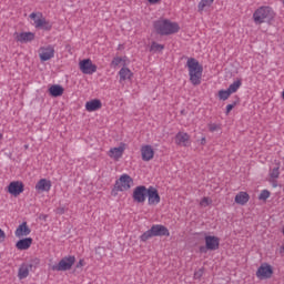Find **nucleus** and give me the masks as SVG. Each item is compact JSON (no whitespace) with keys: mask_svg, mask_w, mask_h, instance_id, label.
Wrapping results in <instances>:
<instances>
[{"mask_svg":"<svg viewBox=\"0 0 284 284\" xmlns=\"http://www.w3.org/2000/svg\"><path fill=\"white\" fill-rule=\"evenodd\" d=\"M232 93L226 89V90H220L219 91V99L220 101H227L230 99V95Z\"/></svg>","mask_w":284,"mask_h":284,"instance_id":"c756f323","label":"nucleus"},{"mask_svg":"<svg viewBox=\"0 0 284 284\" xmlns=\"http://www.w3.org/2000/svg\"><path fill=\"white\" fill-rule=\"evenodd\" d=\"M209 130H210V132H216V130H219V125L217 124H211Z\"/></svg>","mask_w":284,"mask_h":284,"instance_id":"e433bc0d","label":"nucleus"},{"mask_svg":"<svg viewBox=\"0 0 284 284\" xmlns=\"http://www.w3.org/2000/svg\"><path fill=\"white\" fill-rule=\"evenodd\" d=\"M79 65L82 74H94L97 72V64L92 63L90 59L81 60Z\"/></svg>","mask_w":284,"mask_h":284,"instance_id":"9d476101","label":"nucleus"},{"mask_svg":"<svg viewBox=\"0 0 284 284\" xmlns=\"http://www.w3.org/2000/svg\"><path fill=\"white\" fill-rule=\"evenodd\" d=\"M63 87L59 84H53L50 87L49 92L51 97H62L63 95Z\"/></svg>","mask_w":284,"mask_h":284,"instance_id":"5701e85b","label":"nucleus"},{"mask_svg":"<svg viewBox=\"0 0 284 284\" xmlns=\"http://www.w3.org/2000/svg\"><path fill=\"white\" fill-rule=\"evenodd\" d=\"M30 226H28V222H22L16 230L14 235L17 239H22V236H30Z\"/></svg>","mask_w":284,"mask_h":284,"instance_id":"4468645a","label":"nucleus"},{"mask_svg":"<svg viewBox=\"0 0 284 284\" xmlns=\"http://www.w3.org/2000/svg\"><path fill=\"white\" fill-rule=\"evenodd\" d=\"M149 205H159L161 203V195H159V190L154 186H149L146 191Z\"/></svg>","mask_w":284,"mask_h":284,"instance_id":"1a4fd4ad","label":"nucleus"},{"mask_svg":"<svg viewBox=\"0 0 284 284\" xmlns=\"http://www.w3.org/2000/svg\"><path fill=\"white\" fill-rule=\"evenodd\" d=\"M36 28H42V30H52V24L45 21V19L38 18L34 20Z\"/></svg>","mask_w":284,"mask_h":284,"instance_id":"b1692460","label":"nucleus"},{"mask_svg":"<svg viewBox=\"0 0 284 284\" xmlns=\"http://www.w3.org/2000/svg\"><path fill=\"white\" fill-rule=\"evenodd\" d=\"M6 241V232L0 229V243H3Z\"/></svg>","mask_w":284,"mask_h":284,"instance_id":"c9c22d12","label":"nucleus"},{"mask_svg":"<svg viewBox=\"0 0 284 284\" xmlns=\"http://www.w3.org/2000/svg\"><path fill=\"white\" fill-rule=\"evenodd\" d=\"M102 106H103V104L101 103V100H99V99H93L85 103L87 112H97V110H101Z\"/></svg>","mask_w":284,"mask_h":284,"instance_id":"dca6fc26","label":"nucleus"},{"mask_svg":"<svg viewBox=\"0 0 284 284\" xmlns=\"http://www.w3.org/2000/svg\"><path fill=\"white\" fill-rule=\"evenodd\" d=\"M121 63H123V58L115 57V58H113L111 65L113 68H116L118 65H121Z\"/></svg>","mask_w":284,"mask_h":284,"instance_id":"473e14b6","label":"nucleus"},{"mask_svg":"<svg viewBox=\"0 0 284 284\" xmlns=\"http://www.w3.org/2000/svg\"><path fill=\"white\" fill-rule=\"evenodd\" d=\"M32 246V237H24L16 243L17 250L24 251L30 250Z\"/></svg>","mask_w":284,"mask_h":284,"instance_id":"a211bd4d","label":"nucleus"},{"mask_svg":"<svg viewBox=\"0 0 284 284\" xmlns=\"http://www.w3.org/2000/svg\"><path fill=\"white\" fill-rule=\"evenodd\" d=\"M119 75H120V81H128V79H132L133 77V73L130 69L128 68H122L120 71H119Z\"/></svg>","mask_w":284,"mask_h":284,"instance_id":"a878e982","label":"nucleus"},{"mask_svg":"<svg viewBox=\"0 0 284 284\" xmlns=\"http://www.w3.org/2000/svg\"><path fill=\"white\" fill-rule=\"evenodd\" d=\"M162 50H165V45L156 42H152L150 52H162Z\"/></svg>","mask_w":284,"mask_h":284,"instance_id":"c85d7f7f","label":"nucleus"},{"mask_svg":"<svg viewBox=\"0 0 284 284\" xmlns=\"http://www.w3.org/2000/svg\"><path fill=\"white\" fill-rule=\"evenodd\" d=\"M239 104V99L236 101H233V103L226 105L225 114H230L234 108Z\"/></svg>","mask_w":284,"mask_h":284,"instance_id":"2f4dec72","label":"nucleus"},{"mask_svg":"<svg viewBox=\"0 0 284 284\" xmlns=\"http://www.w3.org/2000/svg\"><path fill=\"white\" fill-rule=\"evenodd\" d=\"M149 1V3H159V1H161V0H148Z\"/></svg>","mask_w":284,"mask_h":284,"instance_id":"37998d69","label":"nucleus"},{"mask_svg":"<svg viewBox=\"0 0 284 284\" xmlns=\"http://www.w3.org/2000/svg\"><path fill=\"white\" fill-rule=\"evenodd\" d=\"M187 141H190V135L187 133L179 132L175 135V143L178 145H183L185 148L187 145Z\"/></svg>","mask_w":284,"mask_h":284,"instance_id":"412c9836","label":"nucleus"},{"mask_svg":"<svg viewBox=\"0 0 284 284\" xmlns=\"http://www.w3.org/2000/svg\"><path fill=\"white\" fill-rule=\"evenodd\" d=\"M270 191L263 190L261 194L258 195L260 201H267V197L270 196Z\"/></svg>","mask_w":284,"mask_h":284,"instance_id":"72a5a7b5","label":"nucleus"},{"mask_svg":"<svg viewBox=\"0 0 284 284\" xmlns=\"http://www.w3.org/2000/svg\"><path fill=\"white\" fill-rule=\"evenodd\" d=\"M205 272V268H199L195 273H194V278H201V276H203Z\"/></svg>","mask_w":284,"mask_h":284,"instance_id":"f704fd0d","label":"nucleus"},{"mask_svg":"<svg viewBox=\"0 0 284 284\" xmlns=\"http://www.w3.org/2000/svg\"><path fill=\"white\" fill-rule=\"evenodd\" d=\"M270 183H272L273 187H278V182L276 181V179H270Z\"/></svg>","mask_w":284,"mask_h":284,"instance_id":"4c0bfd02","label":"nucleus"},{"mask_svg":"<svg viewBox=\"0 0 284 284\" xmlns=\"http://www.w3.org/2000/svg\"><path fill=\"white\" fill-rule=\"evenodd\" d=\"M52 187V182L48 179H41L37 184H36V190L38 192H50Z\"/></svg>","mask_w":284,"mask_h":284,"instance_id":"2eb2a0df","label":"nucleus"},{"mask_svg":"<svg viewBox=\"0 0 284 284\" xmlns=\"http://www.w3.org/2000/svg\"><path fill=\"white\" fill-rule=\"evenodd\" d=\"M40 61H50L54 58V47L48 45L40 49L39 52Z\"/></svg>","mask_w":284,"mask_h":284,"instance_id":"f8f14e48","label":"nucleus"},{"mask_svg":"<svg viewBox=\"0 0 284 284\" xmlns=\"http://www.w3.org/2000/svg\"><path fill=\"white\" fill-rule=\"evenodd\" d=\"M278 176H281L280 168H278V166L273 168V169L270 171V179H278Z\"/></svg>","mask_w":284,"mask_h":284,"instance_id":"7c9ffc66","label":"nucleus"},{"mask_svg":"<svg viewBox=\"0 0 284 284\" xmlns=\"http://www.w3.org/2000/svg\"><path fill=\"white\" fill-rule=\"evenodd\" d=\"M241 85H243V82L241 80H236L234 81L232 84L229 85V88L226 89L231 94H234V92L239 91V88H241Z\"/></svg>","mask_w":284,"mask_h":284,"instance_id":"bb28decb","label":"nucleus"},{"mask_svg":"<svg viewBox=\"0 0 284 284\" xmlns=\"http://www.w3.org/2000/svg\"><path fill=\"white\" fill-rule=\"evenodd\" d=\"M202 143H205V138L202 139Z\"/></svg>","mask_w":284,"mask_h":284,"instance_id":"49530a36","label":"nucleus"},{"mask_svg":"<svg viewBox=\"0 0 284 284\" xmlns=\"http://www.w3.org/2000/svg\"><path fill=\"white\" fill-rule=\"evenodd\" d=\"M154 236H170V230L162 224H154L140 236V241L145 243L146 241H150V239H154Z\"/></svg>","mask_w":284,"mask_h":284,"instance_id":"20e7f679","label":"nucleus"},{"mask_svg":"<svg viewBox=\"0 0 284 284\" xmlns=\"http://www.w3.org/2000/svg\"><path fill=\"white\" fill-rule=\"evenodd\" d=\"M204 203L205 205H210V199L203 197L201 204L203 205Z\"/></svg>","mask_w":284,"mask_h":284,"instance_id":"ea45409f","label":"nucleus"},{"mask_svg":"<svg viewBox=\"0 0 284 284\" xmlns=\"http://www.w3.org/2000/svg\"><path fill=\"white\" fill-rule=\"evenodd\" d=\"M17 41L20 43H30V41H34V33L33 32H21L17 36Z\"/></svg>","mask_w":284,"mask_h":284,"instance_id":"6ab92c4d","label":"nucleus"},{"mask_svg":"<svg viewBox=\"0 0 284 284\" xmlns=\"http://www.w3.org/2000/svg\"><path fill=\"white\" fill-rule=\"evenodd\" d=\"M214 3V0H201L197 4L199 12H203L207 6H212Z\"/></svg>","mask_w":284,"mask_h":284,"instance_id":"cd10ccee","label":"nucleus"},{"mask_svg":"<svg viewBox=\"0 0 284 284\" xmlns=\"http://www.w3.org/2000/svg\"><path fill=\"white\" fill-rule=\"evenodd\" d=\"M9 194L12 196H19V194H23V182L13 181L8 186Z\"/></svg>","mask_w":284,"mask_h":284,"instance_id":"ddd939ff","label":"nucleus"},{"mask_svg":"<svg viewBox=\"0 0 284 284\" xmlns=\"http://www.w3.org/2000/svg\"><path fill=\"white\" fill-rule=\"evenodd\" d=\"M280 254H284V244L280 247Z\"/></svg>","mask_w":284,"mask_h":284,"instance_id":"c03bdc74","label":"nucleus"},{"mask_svg":"<svg viewBox=\"0 0 284 284\" xmlns=\"http://www.w3.org/2000/svg\"><path fill=\"white\" fill-rule=\"evenodd\" d=\"M77 267H83V260H80L77 264Z\"/></svg>","mask_w":284,"mask_h":284,"instance_id":"79ce46f5","label":"nucleus"},{"mask_svg":"<svg viewBox=\"0 0 284 284\" xmlns=\"http://www.w3.org/2000/svg\"><path fill=\"white\" fill-rule=\"evenodd\" d=\"M57 214H65V207H58Z\"/></svg>","mask_w":284,"mask_h":284,"instance_id":"58836bf2","label":"nucleus"},{"mask_svg":"<svg viewBox=\"0 0 284 284\" xmlns=\"http://www.w3.org/2000/svg\"><path fill=\"white\" fill-rule=\"evenodd\" d=\"M123 152H125V146L113 148V149H110L109 156L111 159H115V161H119V159L123 156Z\"/></svg>","mask_w":284,"mask_h":284,"instance_id":"aec40b11","label":"nucleus"},{"mask_svg":"<svg viewBox=\"0 0 284 284\" xmlns=\"http://www.w3.org/2000/svg\"><path fill=\"white\" fill-rule=\"evenodd\" d=\"M77 257L73 255H69L63 257L58 264L51 266L53 272H68V270H72Z\"/></svg>","mask_w":284,"mask_h":284,"instance_id":"423d86ee","label":"nucleus"},{"mask_svg":"<svg viewBox=\"0 0 284 284\" xmlns=\"http://www.w3.org/2000/svg\"><path fill=\"white\" fill-rule=\"evenodd\" d=\"M132 199L134 203H145L148 199V187L145 185H139L133 190Z\"/></svg>","mask_w":284,"mask_h":284,"instance_id":"6e6552de","label":"nucleus"},{"mask_svg":"<svg viewBox=\"0 0 284 284\" xmlns=\"http://www.w3.org/2000/svg\"><path fill=\"white\" fill-rule=\"evenodd\" d=\"M30 19H33V21H37V13L32 12V13L30 14Z\"/></svg>","mask_w":284,"mask_h":284,"instance_id":"a19ab883","label":"nucleus"},{"mask_svg":"<svg viewBox=\"0 0 284 284\" xmlns=\"http://www.w3.org/2000/svg\"><path fill=\"white\" fill-rule=\"evenodd\" d=\"M154 30L156 34H160L161 37H169L170 34H176L181 28L179 27V23L172 22L168 19L165 20H158L154 22Z\"/></svg>","mask_w":284,"mask_h":284,"instance_id":"f03ea898","label":"nucleus"},{"mask_svg":"<svg viewBox=\"0 0 284 284\" xmlns=\"http://www.w3.org/2000/svg\"><path fill=\"white\" fill-rule=\"evenodd\" d=\"M42 219L45 221L47 216H45V215H43V217H42Z\"/></svg>","mask_w":284,"mask_h":284,"instance_id":"de8ad7c7","label":"nucleus"},{"mask_svg":"<svg viewBox=\"0 0 284 284\" xmlns=\"http://www.w3.org/2000/svg\"><path fill=\"white\" fill-rule=\"evenodd\" d=\"M142 161H152L154 159V149L152 145H144L141 149Z\"/></svg>","mask_w":284,"mask_h":284,"instance_id":"f3484780","label":"nucleus"},{"mask_svg":"<svg viewBox=\"0 0 284 284\" xmlns=\"http://www.w3.org/2000/svg\"><path fill=\"white\" fill-rule=\"evenodd\" d=\"M1 139H3V134L0 133V141H1Z\"/></svg>","mask_w":284,"mask_h":284,"instance_id":"a18cd8bd","label":"nucleus"},{"mask_svg":"<svg viewBox=\"0 0 284 284\" xmlns=\"http://www.w3.org/2000/svg\"><path fill=\"white\" fill-rule=\"evenodd\" d=\"M30 270H32V264H23L19 268V278H28V275L30 274Z\"/></svg>","mask_w":284,"mask_h":284,"instance_id":"393cba45","label":"nucleus"},{"mask_svg":"<svg viewBox=\"0 0 284 284\" xmlns=\"http://www.w3.org/2000/svg\"><path fill=\"white\" fill-rule=\"evenodd\" d=\"M250 201V194L247 192H240L235 195V203L237 205H245Z\"/></svg>","mask_w":284,"mask_h":284,"instance_id":"4be33fe9","label":"nucleus"},{"mask_svg":"<svg viewBox=\"0 0 284 284\" xmlns=\"http://www.w3.org/2000/svg\"><path fill=\"white\" fill-rule=\"evenodd\" d=\"M205 246H200L201 254H206L207 250L210 252H216L221 245V239L214 235H206L204 237Z\"/></svg>","mask_w":284,"mask_h":284,"instance_id":"39448f33","label":"nucleus"},{"mask_svg":"<svg viewBox=\"0 0 284 284\" xmlns=\"http://www.w3.org/2000/svg\"><path fill=\"white\" fill-rule=\"evenodd\" d=\"M272 274H274V270H272V265L270 264H262L256 271V276L261 280L272 278Z\"/></svg>","mask_w":284,"mask_h":284,"instance_id":"9b49d317","label":"nucleus"},{"mask_svg":"<svg viewBox=\"0 0 284 284\" xmlns=\"http://www.w3.org/2000/svg\"><path fill=\"white\" fill-rule=\"evenodd\" d=\"M274 17H276L274 9L263 6L254 11L253 21L256 26H261L262 23H272V21H274Z\"/></svg>","mask_w":284,"mask_h":284,"instance_id":"7ed1b4c3","label":"nucleus"},{"mask_svg":"<svg viewBox=\"0 0 284 284\" xmlns=\"http://www.w3.org/2000/svg\"><path fill=\"white\" fill-rule=\"evenodd\" d=\"M132 183H134V180H132L130 175L123 174L115 182L114 190L116 192H126V190H130L132 187Z\"/></svg>","mask_w":284,"mask_h":284,"instance_id":"0eeeda50","label":"nucleus"},{"mask_svg":"<svg viewBox=\"0 0 284 284\" xmlns=\"http://www.w3.org/2000/svg\"><path fill=\"white\" fill-rule=\"evenodd\" d=\"M189 70L190 81L193 85H201V79L203 77V65L199 63L196 58H189L186 61Z\"/></svg>","mask_w":284,"mask_h":284,"instance_id":"f257e3e1","label":"nucleus"}]
</instances>
